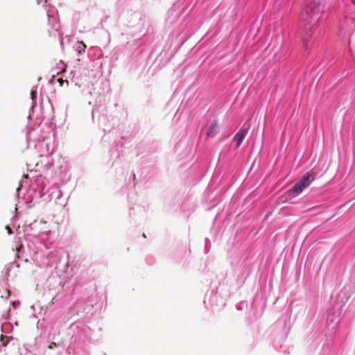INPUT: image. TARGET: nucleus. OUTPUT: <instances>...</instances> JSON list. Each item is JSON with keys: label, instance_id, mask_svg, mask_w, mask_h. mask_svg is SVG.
<instances>
[{"label": "nucleus", "instance_id": "1", "mask_svg": "<svg viewBox=\"0 0 355 355\" xmlns=\"http://www.w3.org/2000/svg\"><path fill=\"white\" fill-rule=\"evenodd\" d=\"M321 12V4L319 0H306V6L302 12V19L306 22L304 26L303 35V43L305 49L309 48L308 40L314 33Z\"/></svg>", "mask_w": 355, "mask_h": 355}, {"label": "nucleus", "instance_id": "2", "mask_svg": "<svg viewBox=\"0 0 355 355\" xmlns=\"http://www.w3.org/2000/svg\"><path fill=\"white\" fill-rule=\"evenodd\" d=\"M315 173L314 172H309L292 187L291 191L296 194L301 193L305 188L309 186V184L315 180Z\"/></svg>", "mask_w": 355, "mask_h": 355}, {"label": "nucleus", "instance_id": "3", "mask_svg": "<svg viewBox=\"0 0 355 355\" xmlns=\"http://www.w3.org/2000/svg\"><path fill=\"white\" fill-rule=\"evenodd\" d=\"M248 133V128H242L234 136V139L236 141V148H238Z\"/></svg>", "mask_w": 355, "mask_h": 355}, {"label": "nucleus", "instance_id": "4", "mask_svg": "<svg viewBox=\"0 0 355 355\" xmlns=\"http://www.w3.org/2000/svg\"><path fill=\"white\" fill-rule=\"evenodd\" d=\"M218 131V123L216 119L214 120L211 125L209 128L207 135L209 137H214Z\"/></svg>", "mask_w": 355, "mask_h": 355}, {"label": "nucleus", "instance_id": "5", "mask_svg": "<svg viewBox=\"0 0 355 355\" xmlns=\"http://www.w3.org/2000/svg\"><path fill=\"white\" fill-rule=\"evenodd\" d=\"M1 341L3 343V345L6 346L8 343V337L3 336L1 335Z\"/></svg>", "mask_w": 355, "mask_h": 355}, {"label": "nucleus", "instance_id": "6", "mask_svg": "<svg viewBox=\"0 0 355 355\" xmlns=\"http://www.w3.org/2000/svg\"><path fill=\"white\" fill-rule=\"evenodd\" d=\"M56 346H57V344L55 342H52L49 345L48 347L51 349H53L54 347H55Z\"/></svg>", "mask_w": 355, "mask_h": 355}, {"label": "nucleus", "instance_id": "7", "mask_svg": "<svg viewBox=\"0 0 355 355\" xmlns=\"http://www.w3.org/2000/svg\"><path fill=\"white\" fill-rule=\"evenodd\" d=\"M6 293H7V295L5 296L6 299L10 297V291L9 289H6Z\"/></svg>", "mask_w": 355, "mask_h": 355}, {"label": "nucleus", "instance_id": "8", "mask_svg": "<svg viewBox=\"0 0 355 355\" xmlns=\"http://www.w3.org/2000/svg\"><path fill=\"white\" fill-rule=\"evenodd\" d=\"M58 83H59L60 86H62L63 85V83H64V80L63 79L59 78V79H58Z\"/></svg>", "mask_w": 355, "mask_h": 355}, {"label": "nucleus", "instance_id": "9", "mask_svg": "<svg viewBox=\"0 0 355 355\" xmlns=\"http://www.w3.org/2000/svg\"><path fill=\"white\" fill-rule=\"evenodd\" d=\"M6 229H7L8 232L9 234H12V230H11V228L9 226H6Z\"/></svg>", "mask_w": 355, "mask_h": 355}, {"label": "nucleus", "instance_id": "10", "mask_svg": "<svg viewBox=\"0 0 355 355\" xmlns=\"http://www.w3.org/2000/svg\"><path fill=\"white\" fill-rule=\"evenodd\" d=\"M36 1H37V4L40 3V0H36ZM44 3H46V0H44Z\"/></svg>", "mask_w": 355, "mask_h": 355}]
</instances>
